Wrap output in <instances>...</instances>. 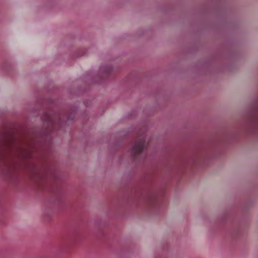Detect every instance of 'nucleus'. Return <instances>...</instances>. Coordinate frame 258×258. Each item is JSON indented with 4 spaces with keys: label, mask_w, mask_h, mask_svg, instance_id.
I'll return each mask as SVG.
<instances>
[{
    "label": "nucleus",
    "mask_w": 258,
    "mask_h": 258,
    "mask_svg": "<svg viewBox=\"0 0 258 258\" xmlns=\"http://www.w3.org/2000/svg\"><path fill=\"white\" fill-rule=\"evenodd\" d=\"M144 148V147L143 145L141 143H139L136 145L134 147V150L136 153H138L141 152L143 150Z\"/></svg>",
    "instance_id": "1"
}]
</instances>
